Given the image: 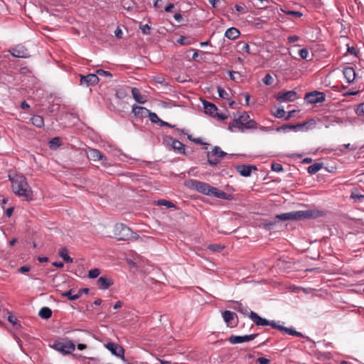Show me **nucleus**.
<instances>
[{
	"instance_id": "1",
	"label": "nucleus",
	"mask_w": 364,
	"mask_h": 364,
	"mask_svg": "<svg viewBox=\"0 0 364 364\" xmlns=\"http://www.w3.org/2000/svg\"><path fill=\"white\" fill-rule=\"evenodd\" d=\"M11 183L12 191L15 195L29 201L33 198V191L27 182L26 178L22 174L9 175Z\"/></svg>"
},
{
	"instance_id": "2",
	"label": "nucleus",
	"mask_w": 364,
	"mask_h": 364,
	"mask_svg": "<svg viewBox=\"0 0 364 364\" xmlns=\"http://www.w3.org/2000/svg\"><path fill=\"white\" fill-rule=\"evenodd\" d=\"M234 128H237L241 132H243L245 129H256L257 122L251 119L249 114L244 112L238 118L234 119L229 124L228 129L230 131L232 132Z\"/></svg>"
},
{
	"instance_id": "3",
	"label": "nucleus",
	"mask_w": 364,
	"mask_h": 364,
	"mask_svg": "<svg viewBox=\"0 0 364 364\" xmlns=\"http://www.w3.org/2000/svg\"><path fill=\"white\" fill-rule=\"evenodd\" d=\"M114 235L118 240H137L138 235L124 224L119 223L114 226Z\"/></svg>"
},
{
	"instance_id": "4",
	"label": "nucleus",
	"mask_w": 364,
	"mask_h": 364,
	"mask_svg": "<svg viewBox=\"0 0 364 364\" xmlns=\"http://www.w3.org/2000/svg\"><path fill=\"white\" fill-rule=\"evenodd\" d=\"M314 212L308 210H297V211H291L286 213H282L279 215H277L276 218L281 220H301L304 218H314Z\"/></svg>"
},
{
	"instance_id": "5",
	"label": "nucleus",
	"mask_w": 364,
	"mask_h": 364,
	"mask_svg": "<svg viewBox=\"0 0 364 364\" xmlns=\"http://www.w3.org/2000/svg\"><path fill=\"white\" fill-rule=\"evenodd\" d=\"M186 186L192 190H196L199 193L207 196H210V193L213 189V186L208 183L194 179L187 181L186 182Z\"/></svg>"
},
{
	"instance_id": "6",
	"label": "nucleus",
	"mask_w": 364,
	"mask_h": 364,
	"mask_svg": "<svg viewBox=\"0 0 364 364\" xmlns=\"http://www.w3.org/2000/svg\"><path fill=\"white\" fill-rule=\"evenodd\" d=\"M52 347L58 352L63 355L70 354L75 349V345L71 341H56L53 343Z\"/></svg>"
},
{
	"instance_id": "7",
	"label": "nucleus",
	"mask_w": 364,
	"mask_h": 364,
	"mask_svg": "<svg viewBox=\"0 0 364 364\" xmlns=\"http://www.w3.org/2000/svg\"><path fill=\"white\" fill-rule=\"evenodd\" d=\"M227 155V153L222 151L219 146H215L211 151H208L207 157L208 162L211 166H215L219 163V159H213L214 156H217L219 159H223Z\"/></svg>"
},
{
	"instance_id": "8",
	"label": "nucleus",
	"mask_w": 364,
	"mask_h": 364,
	"mask_svg": "<svg viewBox=\"0 0 364 364\" xmlns=\"http://www.w3.org/2000/svg\"><path fill=\"white\" fill-rule=\"evenodd\" d=\"M304 100L309 104L321 103L325 101L326 95L318 91L307 92L305 95Z\"/></svg>"
},
{
	"instance_id": "9",
	"label": "nucleus",
	"mask_w": 364,
	"mask_h": 364,
	"mask_svg": "<svg viewBox=\"0 0 364 364\" xmlns=\"http://www.w3.org/2000/svg\"><path fill=\"white\" fill-rule=\"evenodd\" d=\"M87 156L89 160L93 161H102V164L104 166H108V164L107 162V159L106 156L102 154L98 149H89L87 151Z\"/></svg>"
},
{
	"instance_id": "10",
	"label": "nucleus",
	"mask_w": 364,
	"mask_h": 364,
	"mask_svg": "<svg viewBox=\"0 0 364 364\" xmlns=\"http://www.w3.org/2000/svg\"><path fill=\"white\" fill-rule=\"evenodd\" d=\"M250 318L257 325V326H270L273 328L276 326L277 323L274 321H268L266 318H263L259 316L254 311H250Z\"/></svg>"
},
{
	"instance_id": "11",
	"label": "nucleus",
	"mask_w": 364,
	"mask_h": 364,
	"mask_svg": "<svg viewBox=\"0 0 364 364\" xmlns=\"http://www.w3.org/2000/svg\"><path fill=\"white\" fill-rule=\"evenodd\" d=\"M250 318L257 325V326H270L273 328L276 326L277 323L274 321H268L266 318H263L259 316L254 311H250Z\"/></svg>"
},
{
	"instance_id": "12",
	"label": "nucleus",
	"mask_w": 364,
	"mask_h": 364,
	"mask_svg": "<svg viewBox=\"0 0 364 364\" xmlns=\"http://www.w3.org/2000/svg\"><path fill=\"white\" fill-rule=\"evenodd\" d=\"M105 347L108 349L112 355L124 360V349L120 345L108 342L105 344Z\"/></svg>"
},
{
	"instance_id": "13",
	"label": "nucleus",
	"mask_w": 364,
	"mask_h": 364,
	"mask_svg": "<svg viewBox=\"0 0 364 364\" xmlns=\"http://www.w3.org/2000/svg\"><path fill=\"white\" fill-rule=\"evenodd\" d=\"M9 52L15 58H27L30 57L28 49L23 45H17L9 49Z\"/></svg>"
},
{
	"instance_id": "14",
	"label": "nucleus",
	"mask_w": 364,
	"mask_h": 364,
	"mask_svg": "<svg viewBox=\"0 0 364 364\" xmlns=\"http://www.w3.org/2000/svg\"><path fill=\"white\" fill-rule=\"evenodd\" d=\"M276 98L279 102H293L299 98V95L294 90H289L278 93Z\"/></svg>"
},
{
	"instance_id": "15",
	"label": "nucleus",
	"mask_w": 364,
	"mask_h": 364,
	"mask_svg": "<svg viewBox=\"0 0 364 364\" xmlns=\"http://www.w3.org/2000/svg\"><path fill=\"white\" fill-rule=\"evenodd\" d=\"M81 85L86 87L94 86L99 82V77L96 74H88L87 75H80Z\"/></svg>"
},
{
	"instance_id": "16",
	"label": "nucleus",
	"mask_w": 364,
	"mask_h": 364,
	"mask_svg": "<svg viewBox=\"0 0 364 364\" xmlns=\"http://www.w3.org/2000/svg\"><path fill=\"white\" fill-rule=\"evenodd\" d=\"M259 334L254 333L245 336H231L228 341L231 344L241 343L243 342H249L254 340Z\"/></svg>"
},
{
	"instance_id": "17",
	"label": "nucleus",
	"mask_w": 364,
	"mask_h": 364,
	"mask_svg": "<svg viewBox=\"0 0 364 364\" xmlns=\"http://www.w3.org/2000/svg\"><path fill=\"white\" fill-rule=\"evenodd\" d=\"M237 171L244 177H248L251 175L252 171L257 170V167L254 165L240 164L235 166Z\"/></svg>"
},
{
	"instance_id": "18",
	"label": "nucleus",
	"mask_w": 364,
	"mask_h": 364,
	"mask_svg": "<svg viewBox=\"0 0 364 364\" xmlns=\"http://www.w3.org/2000/svg\"><path fill=\"white\" fill-rule=\"evenodd\" d=\"M203 108L205 114H209L213 117H215V114L218 111V107L212 102L203 100Z\"/></svg>"
},
{
	"instance_id": "19",
	"label": "nucleus",
	"mask_w": 364,
	"mask_h": 364,
	"mask_svg": "<svg viewBox=\"0 0 364 364\" xmlns=\"http://www.w3.org/2000/svg\"><path fill=\"white\" fill-rule=\"evenodd\" d=\"M223 318L228 327L232 328L236 326L237 324V321L234 325L232 323V321L235 319V318H237V315L234 312L230 311H225L223 313Z\"/></svg>"
},
{
	"instance_id": "20",
	"label": "nucleus",
	"mask_w": 364,
	"mask_h": 364,
	"mask_svg": "<svg viewBox=\"0 0 364 364\" xmlns=\"http://www.w3.org/2000/svg\"><path fill=\"white\" fill-rule=\"evenodd\" d=\"M274 328L277 329V330H279L280 331L284 332V333H287L289 335L296 336H298V337H303L304 336L301 333L296 331V330H294L292 328H287V327H284L283 326L279 325L277 323L276 324V326H274Z\"/></svg>"
},
{
	"instance_id": "21",
	"label": "nucleus",
	"mask_w": 364,
	"mask_h": 364,
	"mask_svg": "<svg viewBox=\"0 0 364 364\" xmlns=\"http://www.w3.org/2000/svg\"><path fill=\"white\" fill-rule=\"evenodd\" d=\"M113 284V281L107 277L102 276L97 279V285L102 289H107Z\"/></svg>"
},
{
	"instance_id": "22",
	"label": "nucleus",
	"mask_w": 364,
	"mask_h": 364,
	"mask_svg": "<svg viewBox=\"0 0 364 364\" xmlns=\"http://www.w3.org/2000/svg\"><path fill=\"white\" fill-rule=\"evenodd\" d=\"M343 75L348 83H351L355 80V72L351 67L345 68L343 70Z\"/></svg>"
},
{
	"instance_id": "23",
	"label": "nucleus",
	"mask_w": 364,
	"mask_h": 364,
	"mask_svg": "<svg viewBox=\"0 0 364 364\" xmlns=\"http://www.w3.org/2000/svg\"><path fill=\"white\" fill-rule=\"evenodd\" d=\"M211 196H215L218 198L224 199V200H230L232 199L231 195L220 191L215 187H213L212 191L210 193Z\"/></svg>"
},
{
	"instance_id": "24",
	"label": "nucleus",
	"mask_w": 364,
	"mask_h": 364,
	"mask_svg": "<svg viewBox=\"0 0 364 364\" xmlns=\"http://www.w3.org/2000/svg\"><path fill=\"white\" fill-rule=\"evenodd\" d=\"M170 141L171 142V147L174 151L180 154H185V145L182 142L171 137Z\"/></svg>"
},
{
	"instance_id": "25",
	"label": "nucleus",
	"mask_w": 364,
	"mask_h": 364,
	"mask_svg": "<svg viewBox=\"0 0 364 364\" xmlns=\"http://www.w3.org/2000/svg\"><path fill=\"white\" fill-rule=\"evenodd\" d=\"M149 111V110L145 107L137 106L135 105L132 107V113L137 117H146V115H148Z\"/></svg>"
},
{
	"instance_id": "26",
	"label": "nucleus",
	"mask_w": 364,
	"mask_h": 364,
	"mask_svg": "<svg viewBox=\"0 0 364 364\" xmlns=\"http://www.w3.org/2000/svg\"><path fill=\"white\" fill-rule=\"evenodd\" d=\"M132 94L133 98L139 104H144L147 101L136 87L132 88Z\"/></svg>"
},
{
	"instance_id": "27",
	"label": "nucleus",
	"mask_w": 364,
	"mask_h": 364,
	"mask_svg": "<svg viewBox=\"0 0 364 364\" xmlns=\"http://www.w3.org/2000/svg\"><path fill=\"white\" fill-rule=\"evenodd\" d=\"M240 34V33L237 28L232 27L226 31L225 36L228 39L235 40L239 37Z\"/></svg>"
},
{
	"instance_id": "28",
	"label": "nucleus",
	"mask_w": 364,
	"mask_h": 364,
	"mask_svg": "<svg viewBox=\"0 0 364 364\" xmlns=\"http://www.w3.org/2000/svg\"><path fill=\"white\" fill-rule=\"evenodd\" d=\"M236 304L237 306L234 307V309L243 315L248 316L250 317L251 311L250 309L246 305L242 304L240 301H237Z\"/></svg>"
},
{
	"instance_id": "29",
	"label": "nucleus",
	"mask_w": 364,
	"mask_h": 364,
	"mask_svg": "<svg viewBox=\"0 0 364 364\" xmlns=\"http://www.w3.org/2000/svg\"><path fill=\"white\" fill-rule=\"evenodd\" d=\"M32 124L36 127L41 128L44 126L43 117L40 115H34L31 117Z\"/></svg>"
},
{
	"instance_id": "30",
	"label": "nucleus",
	"mask_w": 364,
	"mask_h": 364,
	"mask_svg": "<svg viewBox=\"0 0 364 364\" xmlns=\"http://www.w3.org/2000/svg\"><path fill=\"white\" fill-rule=\"evenodd\" d=\"M59 255L66 263H72L73 262V258H71L68 254V250L66 247H62L59 250Z\"/></svg>"
},
{
	"instance_id": "31",
	"label": "nucleus",
	"mask_w": 364,
	"mask_h": 364,
	"mask_svg": "<svg viewBox=\"0 0 364 364\" xmlns=\"http://www.w3.org/2000/svg\"><path fill=\"white\" fill-rule=\"evenodd\" d=\"M38 316L44 319H48L52 316V311L49 307H43L38 312Z\"/></svg>"
},
{
	"instance_id": "32",
	"label": "nucleus",
	"mask_w": 364,
	"mask_h": 364,
	"mask_svg": "<svg viewBox=\"0 0 364 364\" xmlns=\"http://www.w3.org/2000/svg\"><path fill=\"white\" fill-rule=\"evenodd\" d=\"M75 290L73 289H70L65 292L61 294L62 296L67 297L70 301H75L80 298V295L74 294Z\"/></svg>"
},
{
	"instance_id": "33",
	"label": "nucleus",
	"mask_w": 364,
	"mask_h": 364,
	"mask_svg": "<svg viewBox=\"0 0 364 364\" xmlns=\"http://www.w3.org/2000/svg\"><path fill=\"white\" fill-rule=\"evenodd\" d=\"M322 166L321 163H315L307 168L308 173L311 175L315 174L321 169Z\"/></svg>"
},
{
	"instance_id": "34",
	"label": "nucleus",
	"mask_w": 364,
	"mask_h": 364,
	"mask_svg": "<svg viewBox=\"0 0 364 364\" xmlns=\"http://www.w3.org/2000/svg\"><path fill=\"white\" fill-rule=\"evenodd\" d=\"M255 6L259 9H267L268 7V0H253Z\"/></svg>"
},
{
	"instance_id": "35",
	"label": "nucleus",
	"mask_w": 364,
	"mask_h": 364,
	"mask_svg": "<svg viewBox=\"0 0 364 364\" xmlns=\"http://www.w3.org/2000/svg\"><path fill=\"white\" fill-rule=\"evenodd\" d=\"M350 198H353L355 202H362L364 200V195L358 193V191L355 190L351 192Z\"/></svg>"
},
{
	"instance_id": "36",
	"label": "nucleus",
	"mask_w": 364,
	"mask_h": 364,
	"mask_svg": "<svg viewBox=\"0 0 364 364\" xmlns=\"http://www.w3.org/2000/svg\"><path fill=\"white\" fill-rule=\"evenodd\" d=\"M238 47L240 48V49L242 52L247 53L248 54H252V53L251 52V50H250V46L247 43H245V42H240L238 43Z\"/></svg>"
},
{
	"instance_id": "37",
	"label": "nucleus",
	"mask_w": 364,
	"mask_h": 364,
	"mask_svg": "<svg viewBox=\"0 0 364 364\" xmlns=\"http://www.w3.org/2000/svg\"><path fill=\"white\" fill-rule=\"evenodd\" d=\"M281 11L287 15H292L298 18H300L303 16V14L298 11L287 10L284 9H281Z\"/></svg>"
},
{
	"instance_id": "38",
	"label": "nucleus",
	"mask_w": 364,
	"mask_h": 364,
	"mask_svg": "<svg viewBox=\"0 0 364 364\" xmlns=\"http://www.w3.org/2000/svg\"><path fill=\"white\" fill-rule=\"evenodd\" d=\"M60 146V139L59 137H54L50 141V147L58 148Z\"/></svg>"
},
{
	"instance_id": "39",
	"label": "nucleus",
	"mask_w": 364,
	"mask_h": 364,
	"mask_svg": "<svg viewBox=\"0 0 364 364\" xmlns=\"http://www.w3.org/2000/svg\"><path fill=\"white\" fill-rule=\"evenodd\" d=\"M148 116L149 117V119L153 123H160L161 120L158 115L154 112H151L149 111Z\"/></svg>"
},
{
	"instance_id": "40",
	"label": "nucleus",
	"mask_w": 364,
	"mask_h": 364,
	"mask_svg": "<svg viewBox=\"0 0 364 364\" xmlns=\"http://www.w3.org/2000/svg\"><path fill=\"white\" fill-rule=\"evenodd\" d=\"M286 112L283 108H277L273 114L277 118H282L285 116Z\"/></svg>"
},
{
	"instance_id": "41",
	"label": "nucleus",
	"mask_w": 364,
	"mask_h": 364,
	"mask_svg": "<svg viewBox=\"0 0 364 364\" xmlns=\"http://www.w3.org/2000/svg\"><path fill=\"white\" fill-rule=\"evenodd\" d=\"M273 77L270 74H267L262 80V82L267 85H270L273 82Z\"/></svg>"
},
{
	"instance_id": "42",
	"label": "nucleus",
	"mask_w": 364,
	"mask_h": 364,
	"mask_svg": "<svg viewBox=\"0 0 364 364\" xmlns=\"http://www.w3.org/2000/svg\"><path fill=\"white\" fill-rule=\"evenodd\" d=\"M157 204L159 205H164L168 208L175 207V205L173 203H171V201H168V200H158Z\"/></svg>"
},
{
	"instance_id": "43",
	"label": "nucleus",
	"mask_w": 364,
	"mask_h": 364,
	"mask_svg": "<svg viewBox=\"0 0 364 364\" xmlns=\"http://www.w3.org/2000/svg\"><path fill=\"white\" fill-rule=\"evenodd\" d=\"M100 274V271L99 269L95 268L93 269H91L88 273V277L92 279L97 278Z\"/></svg>"
},
{
	"instance_id": "44",
	"label": "nucleus",
	"mask_w": 364,
	"mask_h": 364,
	"mask_svg": "<svg viewBox=\"0 0 364 364\" xmlns=\"http://www.w3.org/2000/svg\"><path fill=\"white\" fill-rule=\"evenodd\" d=\"M272 170L275 172H281L283 171V166L279 163H272L271 166Z\"/></svg>"
},
{
	"instance_id": "45",
	"label": "nucleus",
	"mask_w": 364,
	"mask_h": 364,
	"mask_svg": "<svg viewBox=\"0 0 364 364\" xmlns=\"http://www.w3.org/2000/svg\"><path fill=\"white\" fill-rule=\"evenodd\" d=\"M218 92L221 98L227 99L228 97V93L222 87H218Z\"/></svg>"
},
{
	"instance_id": "46",
	"label": "nucleus",
	"mask_w": 364,
	"mask_h": 364,
	"mask_svg": "<svg viewBox=\"0 0 364 364\" xmlns=\"http://www.w3.org/2000/svg\"><path fill=\"white\" fill-rule=\"evenodd\" d=\"M309 54V50L306 48H302L299 51V55L302 59H307Z\"/></svg>"
},
{
	"instance_id": "47",
	"label": "nucleus",
	"mask_w": 364,
	"mask_h": 364,
	"mask_svg": "<svg viewBox=\"0 0 364 364\" xmlns=\"http://www.w3.org/2000/svg\"><path fill=\"white\" fill-rule=\"evenodd\" d=\"M208 248L214 252H220L223 250L224 247L219 245H210Z\"/></svg>"
},
{
	"instance_id": "48",
	"label": "nucleus",
	"mask_w": 364,
	"mask_h": 364,
	"mask_svg": "<svg viewBox=\"0 0 364 364\" xmlns=\"http://www.w3.org/2000/svg\"><path fill=\"white\" fill-rule=\"evenodd\" d=\"M307 123L308 122H304V123L297 124H291L290 126V129H294V130L301 129L307 124Z\"/></svg>"
},
{
	"instance_id": "49",
	"label": "nucleus",
	"mask_w": 364,
	"mask_h": 364,
	"mask_svg": "<svg viewBox=\"0 0 364 364\" xmlns=\"http://www.w3.org/2000/svg\"><path fill=\"white\" fill-rule=\"evenodd\" d=\"M140 28L144 34H149L151 28L148 24L140 26Z\"/></svg>"
},
{
	"instance_id": "50",
	"label": "nucleus",
	"mask_w": 364,
	"mask_h": 364,
	"mask_svg": "<svg viewBox=\"0 0 364 364\" xmlns=\"http://www.w3.org/2000/svg\"><path fill=\"white\" fill-rule=\"evenodd\" d=\"M259 364H269L270 360L264 357H259L256 360Z\"/></svg>"
},
{
	"instance_id": "51",
	"label": "nucleus",
	"mask_w": 364,
	"mask_h": 364,
	"mask_svg": "<svg viewBox=\"0 0 364 364\" xmlns=\"http://www.w3.org/2000/svg\"><path fill=\"white\" fill-rule=\"evenodd\" d=\"M96 73L100 75H103L105 77H112V74L109 71H105L102 69H99L96 71Z\"/></svg>"
},
{
	"instance_id": "52",
	"label": "nucleus",
	"mask_w": 364,
	"mask_h": 364,
	"mask_svg": "<svg viewBox=\"0 0 364 364\" xmlns=\"http://www.w3.org/2000/svg\"><path fill=\"white\" fill-rule=\"evenodd\" d=\"M356 113L358 115H364V102L360 103L356 109Z\"/></svg>"
},
{
	"instance_id": "53",
	"label": "nucleus",
	"mask_w": 364,
	"mask_h": 364,
	"mask_svg": "<svg viewBox=\"0 0 364 364\" xmlns=\"http://www.w3.org/2000/svg\"><path fill=\"white\" fill-rule=\"evenodd\" d=\"M348 53L353 56H358L357 50L353 46H348Z\"/></svg>"
},
{
	"instance_id": "54",
	"label": "nucleus",
	"mask_w": 364,
	"mask_h": 364,
	"mask_svg": "<svg viewBox=\"0 0 364 364\" xmlns=\"http://www.w3.org/2000/svg\"><path fill=\"white\" fill-rule=\"evenodd\" d=\"M8 321L12 323L13 325H15L16 323V321H17V318L16 317H15L14 316H13L11 313H9V316H8Z\"/></svg>"
},
{
	"instance_id": "55",
	"label": "nucleus",
	"mask_w": 364,
	"mask_h": 364,
	"mask_svg": "<svg viewBox=\"0 0 364 364\" xmlns=\"http://www.w3.org/2000/svg\"><path fill=\"white\" fill-rule=\"evenodd\" d=\"M31 267L30 266L28 265H25V266H22L21 267L18 269V272H20V273H25V272H27L30 270Z\"/></svg>"
},
{
	"instance_id": "56",
	"label": "nucleus",
	"mask_w": 364,
	"mask_h": 364,
	"mask_svg": "<svg viewBox=\"0 0 364 364\" xmlns=\"http://www.w3.org/2000/svg\"><path fill=\"white\" fill-rule=\"evenodd\" d=\"M215 117H217L220 120H224L228 118V116L223 113H218V112L215 114Z\"/></svg>"
},
{
	"instance_id": "57",
	"label": "nucleus",
	"mask_w": 364,
	"mask_h": 364,
	"mask_svg": "<svg viewBox=\"0 0 364 364\" xmlns=\"http://www.w3.org/2000/svg\"><path fill=\"white\" fill-rule=\"evenodd\" d=\"M299 39V37L297 36H289L287 40L289 43H294L297 41Z\"/></svg>"
},
{
	"instance_id": "58",
	"label": "nucleus",
	"mask_w": 364,
	"mask_h": 364,
	"mask_svg": "<svg viewBox=\"0 0 364 364\" xmlns=\"http://www.w3.org/2000/svg\"><path fill=\"white\" fill-rule=\"evenodd\" d=\"M228 74L230 75V77L231 80L235 81L236 80V77H235V75H240L238 72H235V71H228Z\"/></svg>"
},
{
	"instance_id": "59",
	"label": "nucleus",
	"mask_w": 364,
	"mask_h": 364,
	"mask_svg": "<svg viewBox=\"0 0 364 364\" xmlns=\"http://www.w3.org/2000/svg\"><path fill=\"white\" fill-rule=\"evenodd\" d=\"M291 124H284V125H282V126H281V127H277V132H279V131H281V130L290 129V126H291Z\"/></svg>"
},
{
	"instance_id": "60",
	"label": "nucleus",
	"mask_w": 364,
	"mask_h": 364,
	"mask_svg": "<svg viewBox=\"0 0 364 364\" xmlns=\"http://www.w3.org/2000/svg\"><path fill=\"white\" fill-rule=\"evenodd\" d=\"M89 289L88 288H83L78 290L77 294L80 295V297L82 295V294H88Z\"/></svg>"
},
{
	"instance_id": "61",
	"label": "nucleus",
	"mask_w": 364,
	"mask_h": 364,
	"mask_svg": "<svg viewBox=\"0 0 364 364\" xmlns=\"http://www.w3.org/2000/svg\"><path fill=\"white\" fill-rule=\"evenodd\" d=\"M114 34L116 36L117 38H122V31L120 28H117L115 31H114Z\"/></svg>"
},
{
	"instance_id": "62",
	"label": "nucleus",
	"mask_w": 364,
	"mask_h": 364,
	"mask_svg": "<svg viewBox=\"0 0 364 364\" xmlns=\"http://www.w3.org/2000/svg\"><path fill=\"white\" fill-rule=\"evenodd\" d=\"M193 141L197 144L209 145L208 144L203 142L200 138H196L193 139Z\"/></svg>"
},
{
	"instance_id": "63",
	"label": "nucleus",
	"mask_w": 364,
	"mask_h": 364,
	"mask_svg": "<svg viewBox=\"0 0 364 364\" xmlns=\"http://www.w3.org/2000/svg\"><path fill=\"white\" fill-rule=\"evenodd\" d=\"M162 0H155L154 2V6L156 9L161 8L162 6Z\"/></svg>"
},
{
	"instance_id": "64",
	"label": "nucleus",
	"mask_w": 364,
	"mask_h": 364,
	"mask_svg": "<svg viewBox=\"0 0 364 364\" xmlns=\"http://www.w3.org/2000/svg\"><path fill=\"white\" fill-rule=\"evenodd\" d=\"M14 212V208L11 207L6 209V215L8 218H10L12 215V213Z\"/></svg>"
}]
</instances>
